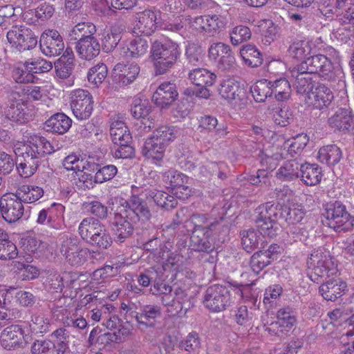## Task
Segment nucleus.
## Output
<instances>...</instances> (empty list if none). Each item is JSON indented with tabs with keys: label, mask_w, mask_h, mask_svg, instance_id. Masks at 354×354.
<instances>
[{
	"label": "nucleus",
	"mask_w": 354,
	"mask_h": 354,
	"mask_svg": "<svg viewBox=\"0 0 354 354\" xmlns=\"http://www.w3.org/2000/svg\"><path fill=\"white\" fill-rule=\"evenodd\" d=\"M250 91L257 102H263L268 97L272 96L270 82L267 80H261L253 84Z\"/></svg>",
	"instance_id": "obj_47"
},
{
	"label": "nucleus",
	"mask_w": 354,
	"mask_h": 354,
	"mask_svg": "<svg viewBox=\"0 0 354 354\" xmlns=\"http://www.w3.org/2000/svg\"><path fill=\"white\" fill-rule=\"evenodd\" d=\"M308 274L311 281L319 283L337 272V265L329 251L318 249L313 251L307 261Z\"/></svg>",
	"instance_id": "obj_3"
},
{
	"label": "nucleus",
	"mask_w": 354,
	"mask_h": 354,
	"mask_svg": "<svg viewBox=\"0 0 354 354\" xmlns=\"http://www.w3.org/2000/svg\"><path fill=\"white\" fill-rule=\"evenodd\" d=\"M308 141L307 135L304 133L288 140L280 137L277 139L276 145L272 146L271 149H266V157L262 158V161L267 167L275 168L278 160L299 156Z\"/></svg>",
	"instance_id": "obj_1"
},
{
	"label": "nucleus",
	"mask_w": 354,
	"mask_h": 354,
	"mask_svg": "<svg viewBox=\"0 0 354 354\" xmlns=\"http://www.w3.org/2000/svg\"><path fill=\"white\" fill-rule=\"evenodd\" d=\"M299 169L301 179L306 185H316L321 181L322 169L317 165L305 163L301 165Z\"/></svg>",
	"instance_id": "obj_31"
},
{
	"label": "nucleus",
	"mask_w": 354,
	"mask_h": 354,
	"mask_svg": "<svg viewBox=\"0 0 354 354\" xmlns=\"http://www.w3.org/2000/svg\"><path fill=\"white\" fill-rule=\"evenodd\" d=\"M82 246L79 239L76 236H64L62 242L60 251L65 258L73 259V252H77Z\"/></svg>",
	"instance_id": "obj_56"
},
{
	"label": "nucleus",
	"mask_w": 354,
	"mask_h": 354,
	"mask_svg": "<svg viewBox=\"0 0 354 354\" xmlns=\"http://www.w3.org/2000/svg\"><path fill=\"white\" fill-rule=\"evenodd\" d=\"M70 106L75 117L80 120L88 119L93 110L91 94L84 89H75L70 93Z\"/></svg>",
	"instance_id": "obj_12"
},
{
	"label": "nucleus",
	"mask_w": 354,
	"mask_h": 354,
	"mask_svg": "<svg viewBox=\"0 0 354 354\" xmlns=\"http://www.w3.org/2000/svg\"><path fill=\"white\" fill-rule=\"evenodd\" d=\"M110 135L115 145L121 143H130L131 136L124 122L113 119L110 126Z\"/></svg>",
	"instance_id": "obj_33"
},
{
	"label": "nucleus",
	"mask_w": 354,
	"mask_h": 354,
	"mask_svg": "<svg viewBox=\"0 0 354 354\" xmlns=\"http://www.w3.org/2000/svg\"><path fill=\"white\" fill-rule=\"evenodd\" d=\"M161 308L158 306L146 305L143 306L140 313H137L136 319L140 326L153 327L156 319L161 316Z\"/></svg>",
	"instance_id": "obj_30"
},
{
	"label": "nucleus",
	"mask_w": 354,
	"mask_h": 354,
	"mask_svg": "<svg viewBox=\"0 0 354 354\" xmlns=\"http://www.w3.org/2000/svg\"><path fill=\"white\" fill-rule=\"evenodd\" d=\"M50 322L47 317L43 315H35L32 317L30 323V328L32 332L35 333H43L48 330Z\"/></svg>",
	"instance_id": "obj_63"
},
{
	"label": "nucleus",
	"mask_w": 354,
	"mask_h": 354,
	"mask_svg": "<svg viewBox=\"0 0 354 354\" xmlns=\"http://www.w3.org/2000/svg\"><path fill=\"white\" fill-rule=\"evenodd\" d=\"M331 128L340 131H348L353 127L354 114L350 108H339L328 119Z\"/></svg>",
	"instance_id": "obj_22"
},
{
	"label": "nucleus",
	"mask_w": 354,
	"mask_h": 354,
	"mask_svg": "<svg viewBox=\"0 0 354 354\" xmlns=\"http://www.w3.org/2000/svg\"><path fill=\"white\" fill-rule=\"evenodd\" d=\"M126 207L129 209H126L124 214L129 216L131 221H136L138 220H149L151 214L146 205L145 202L137 195H133L129 201H124Z\"/></svg>",
	"instance_id": "obj_24"
},
{
	"label": "nucleus",
	"mask_w": 354,
	"mask_h": 354,
	"mask_svg": "<svg viewBox=\"0 0 354 354\" xmlns=\"http://www.w3.org/2000/svg\"><path fill=\"white\" fill-rule=\"evenodd\" d=\"M55 211L59 216H62L64 212V207L61 204L53 203L50 208L41 209L38 214L37 223L40 225L50 223L52 221V215Z\"/></svg>",
	"instance_id": "obj_58"
},
{
	"label": "nucleus",
	"mask_w": 354,
	"mask_h": 354,
	"mask_svg": "<svg viewBox=\"0 0 354 354\" xmlns=\"http://www.w3.org/2000/svg\"><path fill=\"white\" fill-rule=\"evenodd\" d=\"M180 55L176 43L171 40L155 41L151 45V57L156 73L161 75L167 73L174 66Z\"/></svg>",
	"instance_id": "obj_2"
},
{
	"label": "nucleus",
	"mask_w": 354,
	"mask_h": 354,
	"mask_svg": "<svg viewBox=\"0 0 354 354\" xmlns=\"http://www.w3.org/2000/svg\"><path fill=\"white\" fill-rule=\"evenodd\" d=\"M338 8H344L345 11L339 15V21L342 24H350L354 29V0H336Z\"/></svg>",
	"instance_id": "obj_49"
},
{
	"label": "nucleus",
	"mask_w": 354,
	"mask_h": 354,
	"mask_svg": "<svg viewBox=\"0 0 354 354\" xmlns=\"http://www.w3.org/2000/svg\"><path fill=\"white\" fill-rule=\"evenodd\" d=\"M53 348L69 346L70 333L64 328H59L53 331L50 335Z\"/></svg>",
	"instance_id": "obj_59"
},
{
	"label": "nucleus",
	"mask_w": 354,
	"mask_h": 354,
	"mask_svg": "<svg viewBox=\"0 0 354 354\" xmlns=\"http://www.w3.org/2000/svg\"><path fill=\"white\" fill-rule=\"evenodd\" d=\"M186 295L181 288H177L175 291V297L165 295L162 297V301L165 306H175L176 312L181 311L183 308L184 299Z\"/></svg>",
	"instance_id": "obj_57"
},
{
	"label": "nucleus",
	"mask_w": 354,
	"mask_h": 354,
	"mask_svg": "<svg viewBox=\"0 0 354 354\" xmlns=\"http://www.w3.org/2000/svg\"><path fill=\"white\" fill-rule=\"evenodd\" d=\"M6 37L11 47L18 51L32 49L37 44V38L35 34L23 25L12 26L8 31Z\"/></svg>",
	"instance_id": "obj_11"
},
{
	"label": "nucleus",
	"mask_w": 354,
	"mask_h": 354,
	"mask_svg": "<svg viewBox=\"0 0 354 354\" xmlns=\"http://www.w3.org/2000/svg\"><path fill=\"white\" fill-rule=\"evenodd\" d=\"M78 231L82 239L100 248L106 249L112 243L105 226L93 218H84L79 225Z\"/></svg>",
	"instance_id": "obj_5"
},
{
	"label": "nucleus",
	"mask_w": 354,
	"mask_h": 354,
	"mask_svg": "<svg viewBox=\"0 0 354 354\" xmlns=\"http://www.w3.org/2000/svg\"><path fill=\"white\" fill-rule=\"evenodd\" d=\"M30 339V336L25 334L21 326L19 325H12L7 327L1 335V342L2 345L9 349L16 346L26 344Z\"/></svg>",
	"instance_id": "obj_21"
},
{
	"label": "nucleus",
	"mask_w": 354,
	"mask_h": 354,
	"mask_svg": "<svg viewBox=\"0 0 354 354\" xmlns=\"http://www.w3.org/2000/svg\"><path fill=\"white\" fill-rule=\"evenodd\" d=\"M96 32L94 24L91 22H82L75 25L68 33L70 40H80L83 37H92Z\"/></svg>",
	"instance_id": "obj_48"
},
{
	"label": "nucleus",
	"mask_w": 354,
	"mask_h": 354,
	"mask_svg": "<svg viewBox=\"0 0 354 354\" xmlns=\"http://www.w3.org/2000/svg\"><path fill=\"white\" fill-rule=\"evenodd\" d=\"M178 95L176 85L170 82H165L157 88L152 96V100L158 106L164 108L174 102Z\"/></svg>",
	"instance_id": "obj_23"
},
{
	"label": "nucleus",
	"mask_w": 354,
	"mask_h": 354,
	"mask_svg": "<svg viewBox=\"0 0 354 354\" xmlns=\"http://www.w3.org/2000/svg\"><path fill=\"white\" fill-rule=\"evenodd\" d=\"M346 283L339 279H331L319 286V292L327 301H335L340 297L346 290Z\"/></svg>",
	"instance_id": "obj_25"
},
{
	"label": "nucleus",
	"mask_w": 354,
	"mask_h": 354,
	"mask_svg": "<svg viewBox=\"0 0 354 354\" xmlns=\"http://www.w3.org/2000/svg\"><path fill=\"white\" fill-rule=\"evenodd\" d=\"M28 63L30 67V71L34 75L35 73H42L48 72L53 68V64L50 62L41 57H36L28 59Z\"/></svg>",
	"instance_id": "obj_62"
},
{
	"label": "nucleus",
	"mask_w": 354,
	"mask_h": 354,
	"mask_svg": "<svg viewBox=\"0 0 354 354\" xmlns=\"http://www.w3.org/2000/svg\"><path fill=\"white\" fill-rule=\"evenodd\" d=\"M259 235L254 230L243 231L241 234V244L244 250L250 252L258 245Z\"/></svg>",
	"instance_id": "obj_61"
},
{
	"label": "nucleus",
	"mask_w": 354,
	"mask_h": 354,
	"mask_svg": "<svg viewBox=\"0 0 354 354\" xmlns=\"http://www.w3.org/2000/svg\"><path fill=\"white\" fill-rule=\"evenodd\" d=\"M151 111V106L149 104V102L147 101H141L137 102V100H135L133 106L131 109V112L133 116L137 119L146 120L147 118L149 124L145 126V128L147 127L150 129L153 124L152 121H149L150 118H147L149 115ZM145 125L147 124L144 123Z\"/></svg>",
	"instance_id": "obj_53"
},
{
	"label": "nucleus",
	"mask_w": 354,
	"mask_h": 354,
	"mask_svg": "<svg viewBox=\"0 0 354 354\" xmlns=\"http://www.w3.org/2000/svg\"><path fill=\"white\" fill-rule=\"evenodd\" d=\"M311 42L309 40L295 39L288 49L289 55L298 60H305L311 54Z\"/></svg>",
	"instance_id": "obj_35"
},
{
	"label": "nucleus",
	"mask_w": 354,
	"mask_h": 354,
	"mask_svg": "<svg viewBox=\"0 0 354 354\" xmlns=\"http://www.w3.org/2000/svg\"><path fill=\"white\" fill-rule=\"evenodd\" d=\"M188 77L190 82L198 86H211L216 79V75L214 73L203 68L192 70Z\"/></svg>",
	"instance_id": "obj_34"
},
{
	"label": "nucleus",
	"mask_w": 354,
	"mask_h": 354,
	"mask_svg": "<svg viewBox=\"0 0 354 354\" xmlns=\"http://www.w3.org/2000/svg\"><path fill=\"white\" fill-rule=\"evenodd\" d=\"M28 144L17 142L14 145V152L16 156L30 154L38 160L40 158L46 154H50L55 152L59 147L57 144L55 145V141H50L46 138L32 135L28 138Z\"/></svg>",
	"instance_id": "obj_7"
},
{
	"label": "nucleus",
	"mask_w": 354,
	"mask_h": 354,
	"mask_svg": "<svg viewBox=\"0 0 354 354\" xmlns=\"http://www.w3.org/2000/svg\"><path fill=\"white\" fill-rule=\"evenodd\" d=\"M39 45L41 52L46 56H57L64 48L63 39L56 30H45L40 37Z\"/></svg>",
	"instance_id": "obj_18"
},
{
	"label": "nucleus",
	"mask_w": 354,
	"mask_h": 354,
	"mask_svg": "<svg viewBox=\"0 0 354 354\" xmlns=\"http://www.w3.org/2000/svg\"><path fill=\"white\" fill-rule=\"evenodd\" d=\"M19 156H22L24 158L19 162L15 163L19 175L23 178H28L32 176L37 169L39 161L30 154H26L25 153Z\"/></svg>",
	"instance_id": "obj_42"
},
{
	"label": "nucleus",
	"mask_w": 354,
	"mask_h": 354,
	"mask_svg": "<svg viewBox=\"0 0 354 354\" xmlns=\"http://www.w3.org/2000/svg\"><path fill=\"white\" fill-rule=\"evenodd\" d=\"M129 216H126V214H122V210L120 213L115 214L112 230L115 234L118 241L122 243L127 238L129 237L133 231V227L131 220L127 219Z\"/></svg>",
	"instance_id": "obj_26"
},
{
	"label": "nucleus",
	"mask_w": 354,
	"mask_h": 354,
	"mask_svg": "<svg viewBox=\"0 0 354 354\" xmlns=\"http://www.w3.org/2000/svg\"><path fill=\"white\" fill-rule=\"evenodd\" d=\"M290 73L291 76L295 78V86L298 93L307 94L314 88L310 73H301L298 66L297 68L292 70Z\"/></svg>",
	"instance_id": "obj_44"
},
{
	"label": "nucleus",
	"mask_w": 354,
	"mask_h": 354,
	"mask_svg": "<svg viewBox=\"0 0 354 354\" xmlns=\"http://www.w3.org/2000/svg\"><path fill=\"white\" fill-rule=\"evenodd\" d=\"M83 206L86 212L100 218H105L107 216V207L100 201H93L91 202H85L84 203Z\"/></svg>",
	"instance_id": "obj_64"
},
{
	"label": "nucleus",
	"mask_w": 354,
	"mask_h": 354,
	"mask_svg": "<svg viewBox=\"0 0 354 354\" xmlns=\"http://www.w3.org/2000/svg\"><path fill=\"white\" fill-rule=\"evenodd\" d=\"M140 73V67L137 64H117L113 70L112 77L114 84L122 87L131 84Z\"/></svg>",
	"instance_id": "obj_20"
},
{
	"label": "nucleus",
	"mask_w": 354,
	"mask_h": 354,
	"mask_svg": "<svg viewBox=\"0 0 354 354\" xmlns=\"http://www.w3.org/2000/svg\"><path fill=\"white\" fill-rule=\"evenodd\" d=\"M72 120L64 113H58L51 116L46 122V126L51 131L63 134L71 127Z\"/></svg>",
	"instance_id": "obj_36"
},
{
	"label": "nucleus",
	"mask_w": 354,
	"mask_h": 354,
	"mask_svg": "<svg viewBox=\"0 0 354 354\" xmlns=\"http://www.w3.org/2000/svg\"><path fill=\"white\" fill-rule=\"evenodd\" d=\"M251 37V32L249 28L244 26L234 27L230 32V40L234 46L248 41Z\"/></svg>",
	"instance_id": "obj_60"
},
{
	"label": "nucleus",
	"mask_w": 354,
	"mask_h": 354,
	"mask_svg": "<svg viewBox=\"0 0 354 354\" xmlns=\"http://www.w3.org/2000/svg\"><path fill=\"white\" fill-rule=\"evenodd\" d=\"M326 224L335 232H346L353 228L354 218L340 202L330 204L326 209Z\"/></svg>",
	"instance_id": "obj_9"
},
{
	"label": "nucleus",
	"mask_w": 354,
	"mask_h": 354,
	"mask_svg": "<svg viewBox=\"0 0 354 354\" xmlns=\"http://www.w3.org/2000/svg\"><path fill=\"white\" fill-rule=\"evenodd\" d=\"M218 94L235 110L245 109L248 103L245 89L233 78L225 79L221 82Z\"/></svg>",
	"instance_id": "obj_8"
},
{
	"label": "nucleus",
	"mask_w": 354,
	"mask_h": 354,
	"mask_svg": "<svg viewBox=\"0 0 354 354\" xmlns=\"http://www.w3.org/2000/svg\"><path fill=\"white\" fill-rule=\"evenodd\" d=\"M147 198H151L154 203L167 209L174 208L177 205V199L167 192L159 190H151L145 194Z\"/></svg>",
	"instance_id": "obj_41"
},
{
	"label": "nucleus",
	"mask_w": 354,
	"mask_h": 354,
	"mask_svg": "<svg viewBox=\"0 0 354 354\" xmlns=\"http://www.w3.org/2000/svg\"><path fill=\"white\" fill-rule=\"evenodd\" d=\"M162 179L163 181L166 184H168L172 190H174V188H177L183 186L184 184H187L188 183L189 178L186 175L175 169H169L162 174Z\"/></svg>",
	"instance_id": "obj_52"
},
{
	"label": "nucleus",
	"mask_w": 354,
	"mask_h": 354,
	"mask_svg": "<svg viewBox=\"0 0 354 354\" xmlns=\"http://www.w3.org/2000/svg\"><path fill=\"white\" fill-rule=\"evenodd\" d=\"M201 217L194 215L187 223H192L194 225V230L190 237L191 246L194 250L209 252L214 248L212 241L209 239L210 226H203L200 223ZM212 224L211 225V227Z\"/></svg>",
	"instance_id": "obj_14"
},
{
	"label": "nucleus",
	"mask_w": 354,
	"mask_h": 354,
	"mask_svg": "<svg viewBox=\"0 0 354 354\" xmlns=\"http://www.w3.org/2000/svg\"><path fill=\"white\" fill-rule=\"evenodd\" d=\"M280 214L288 225V232L294 235L295 240L301 241V236H306L307 232L304 227H301V221L305 216L303 208L297 205L284 207L280 209Z\"/></svg>",
	"instance_id": "obj_13"
},
{
	"label": "nucleus",
	"mask_w": 354,
	"mask_h": 354,
	"mask_svg": "<svg viewBox=\"0 0 354 354\" xmlns=\"http://www.w3.org/2000/svg\"><path fill=\"white\" fill-rule=\"evenodd\" d=\"M180 131L173 126H161L156 129L151 135L156 139L167 147L173 142L179 135Z\"/></svg>",
	"instance_id": "obj_46"
},
{
	"label": "nucleus",
	"mask_w": 354,
	"mask_h": 354,
	"mask_svg": "<svg viewBox=\"0 0 354 354\" xmlns=\"http://www.w3.org/2000/svg\"><path fill=\"white\" fill-rule=\"evenodd\" d=\"M301 73H319L328 80L338 78L340 86H345V82L342 80L343 73L339 66H333L332 62L323 55H316L307 57L299 65Z\"/></svg>",
	"instance_id": "obj_4"
},
{
	"label": "nucleus",
	"mask_w": 354,
	"mask_h": 354,
	"mask_svg": "<svg viewBox=\"0 0 354 354\" xmlns=\"http://www.w3.org/2000/svg\"><path fill=\"white\" fill-rule=\"evenodd\" d=\"M156 13L151 10L138 13L134 25L136 33L150 35L156 29Z\"/></svg>",
	"instance_id": "obj_27"
},
{
	"label": "nucleus",
	"mask_w": 354,
	"mask_h": 354,
	"mask_svg": "<svg viewBox=\"0 0 354 354\" xmlns=\"http://www.w3.org/2000/svg\"><path fill=\"white\" fill-rule=\"evenodd\" d=\"M132 326L129 322H121L113 333H106L100 337L98 339L106 340L111 342H122L131 334Z\"/></svg>",
	"instance_id": "obj_39"
},
{
	"label": "nucleus",
	"mask_w": 354,
	"mask_h": 354,
	"mask_svg": "<svg viewBox=\"0 0 354 354\" xmlns=\"http://www.w3.org/2000/svg\"><path fill=\"white\" fill-rule=\"evenodd\" d=\"M203 302L210 311L219 313L225 310L232 303V298L228 288L214 284L206 290Z\"/></svg>",
	"instance_id": "obj_10"
},
{
	"label": "nucleus",
	"mask_w": 354,
	"mask_h": 354,
	"mask_svg": "<svg viewBox=\"0 0 354 354\" xmlns=\"http://www.w3.org/2000/svg\"><path fill=\"white\" fill-rule=\"evenodd\" d=\"M157 139L152 136H149L142 148V154L156 163L163 158L167 147Z\"/></svg>",
	"instance_id": "obj_29"
},
{
	"label": "nucleus",
	"mask_w": 354,
	"mask_h": 354,
	"mask_svg": "<svg viewBox=\"0 0 354 354\" xmlns=\"http://www.w3.org/2000/svg\"><path fill=\"white\" fill-rule=\"evenodd\" d=\"M162 250V254H160V258L163 260L166 259V261L162 264V269L165 271L171 270L174 272H180L179 262L182 261V257L178 254L170 253L167 248L164 247L160 248ZM160 254L161 252H159Z\"/></svg>",
	"instance_id": "obj_50"
},
{
	"label": "nucleus",
	"mask_w": 354,
	"mask_h": 354,
	"mask_svg": "<svg viewBox=\"0 0 354 354\" xmlns=\"http://www.w3.org/2000/svg\"><path fill=\"white\" fill-rule=\"evenodd\" d=\"M122 33L120 27L111 28L110 32L106 33L102 39L103 49L106 52L114 49L122 38Z\"/></svg>",
	"instance_id": "obj_54"
},
{
	"label": "nucleus",
	"mask_w": 354,
	"mask_h": 354,
	"mask_svg": "<svg viewBox=\"0 0 354 354\" xmlns=\"http://www.w3.org/2000/svg\"><path fill=\"white\" fill-rule=\"evenodd\" d=\"M342 158V150L335 145L322 147L317 153V159L319 161L328 166L337 165Z\"/></svg>",
	"instance_id": "obj_32"
},
{
	"label": "nucleus",
	"mask_w": 354,
	"mask_h": 354,
	"mask_svg": "<svg viewBox=\"0 0 354 354\" xmlns=\"http://www.w3.org/2000/svg\"><path fill=\"white\" fill-rule=\"evenodd\" d=\"M299 164L295 160L285 162L276 173V176L281 180H292L299 176Z\"/></svg>",
	"instance_id": "obj_45"
},
{
	"label": "nucleus",
	"mask_w": 354,
	"mask_h": 354,
	"mask_svg": "<svg viewBox=\"0 0 354 354\" xmlns=\"http://www.w3.org/2000/svg\"><path fill=\"white\" fill-rule=\"evenodd\" d=\"M12 76L16 82L22 84L32 82L35 79V76L30 71L27 61L25 63H18L15 65Z\"/></svg>",
	"instance_id": "obj_51"
},
{
	"label": "nucleus",
	"mask_w": 354,
	"mask_h": 354,
	"mask_svg": "<svg viewBox=\"0 0 354 354\" xmlns=\"http://www.w3.org/2000/svg\"><path fill=\"white\" fill-rule=\"evenodd\" d=\"M76 51L81 58L91 60L100 53V44L93 36L83 37L80 39L75 46Z\"/></svg>",
	"instance_id": "obj_28"
},
{
	"label": "nucleus",
	"mask_w": 354,
	"mask_h": 354,
	"mask_svg": "<svg viewBox=\"0 0 354 354\" xmlns=\"http://www.w3.org/2000/svg\"><path fill=\"white\" fill-rule=\"evenodd\" d=\"M296 323V316L291 308H280L277 313V321L272 322L267 328L271 335L280 336L289 332Z\"/></svg>",
	"instance_id": "obj_19"
},
{
	"label": "nucleus",
	"mask_w": 354,
	"mask_h": 354,
	"mask_svg": "<svg viewBox=\"0 0 354 354\" xmlns=\"http://www.w3.org/2000/svg\"><path fill=\"white\" fill-rule=\"evenodd\" d=\"M333 99L330 88L324 84H319L306 94L304 101L307 106L322 110L328 108Z\"/></svg>",
	"instance_id": "obj_17"
},
{
	"label": "nucleus",
	"mask_w": 354,
	"mask_h": 354,
	"mask_svg": "<svg viewBox=\"0 0 354 354\" xmlns=\"http://www.w3.org/2000/svg\"><path fill=\"white\" fill-rule=\"evenodd\" d=\"M22 201L14 194H5L0 198V211L3 218L8 223H15L24 214Z\"/></svg>",
	"instance_id": "obj_16"
},
{
	"label": "nucleus",
	"mask_w": 354,
	"mask_h": 354,
	"mask_svg": "<svg viewBox=\"0 0 354 354\" xmlns=\"http://www.w3.org/2000/svg\"><path fill=\"white\" fill-rule=\"evenodd\" d=\"M106 75V66L103 63H99L89 69L87 74V78L88 81L91 84L95 86H97L104 80Z\"/></svg>",
	"instance_id": "obj_55"
},
{
	"label": "nucleus",
	"mask_w": 354,
	"mask_h": 354,
	"mask_svg": "<svg viewBox=\"0 0 354 354\" xmlns=\"http://www.w3.org/2000/svg\"><path fill=\"white\" fill-rule=\"evenodd\" d=\"M240 56L248 66L254 68L261 65L263 57L257 48L252 44L243 46L240 49Z\"/></svg>",
	"instance_id": "obj_37"
},
{
	"label": "nucleus",
	"mask_w": 354,
	"mask_h": 354,
	"mask_svg": "<svg viewBox=\"0 0 354 354\" xmlns=\"http://www.w3.org/2000/svg\"><path fill=\"white\" fill-rule=\"evenodd\" d=\"M148 48L147 41L138 37L131 41L127 47L123 48V53L126 57L138 58L145 55Z\"/></svg>",
	"instance_id": "obj_43"
},
{
	"label": "nucleus",
	"mask_w": 354,
	"mask_h": 354,
	"mask_svg": "<svg viewBox=\"0 0 354 354\" xmlns=\"http://www.w3.org/2000/svg\"><path fill=\"white\" fill-rule=\"evenodd\" d=\"M15 194L23 203H32L44 196V190L38 186L24 185L16 191Z\"/></svg>",
	"instance_id": "obj_38"
},
{
	"label": "nucleus",
	"mask_w": 354,
	"mask_h": 354,
	"mask_svg": "<svg viewBox=\"0 0 354 354\" xmlns=\"http://www.w3.org/2000/svg\"><path fill=\"white\" fill-rule=\"evenodd\" d=\"M192 30L204 35L214 36L225 26L221 16L217 15H201L189 19Z\"/></svg>",
	"instance_id": "obj_15"
},
{
	"label": "nucleus",
	"mask_w": 354,
	"mask_h": 354,
	"mask_svg": "<svg viewBox=\"0 0 354 354\" xmlns=\"http://www.w3.org/2000/svg\"><path fill=\"white\" fill-rule=\"evenodd\" d=\"M280 209L270 203L259 206L255 210V222L259 233L263 236L272 238L279 231L277 222Z\"/></svg>",
	"instance_id": "obj_6"
},
{
	"label": "nucleus",
	"mask_w": 354,
	"mask_h": 354,
	"mask_svg": "<svg viewBox=\"0 0 354 354\" xmlns=\"http://www.w3.org/2000/svg\"><path fill=\"white\" fill-rule=\"evenodd\" d=\"M272 95L277 101H285L290 98L291 87L289 82L285 78H280L274 81H270Z\"/></svg>",
	"instance_id": "obj_40"
}]
</instances>
